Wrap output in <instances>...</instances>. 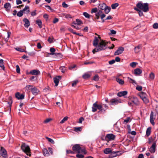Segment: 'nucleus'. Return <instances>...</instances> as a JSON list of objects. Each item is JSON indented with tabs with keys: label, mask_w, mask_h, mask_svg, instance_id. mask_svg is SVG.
<instances>
[{
	"label": "nucleus",
	"mask_w": 158,
	"mask_h": 158,
	"mask_svg": "<svg viewBox=\"0 0 158 158\" xmlns=\"http://www.w3.org/2000/svg\"><path fill=\"white\" fill-rule=\"evenodd\" d=\"M82 130V127H75L74 128V131L76 132L79 131H81Z\"/></svg>",
	"instance_id": "48"
},
{
	"label": "nucleus",
	"mask_w": 158,
	"mask_h": 158,
	"mask_svg": "<svg viewBox=\"0 0 158 158\" xmlns=\"http://www.w3.org/2000/svg\"><path fill=\"white\" fill-rule=\"evenodd\" d=\"M16 50L18 51L21 52H26V51L24 50L23 49H22L21 48H15Z\"/></svg>",
	"instance_id": "56"
},
{
	"label": "nucleus",
	"mask_w": 158,
	"mask_h": 158,
	"mask_svg": "<svg viewBox=\"0 0 158 158\" xmlns=\"http://www.w3.org/2000/svg\"><path fill=\"white\" fill-rule=\"evenodd\" d=\"M63 7L67 8L68 7V5L65 2H63L62 4Z\"/></svg>",
	"instance_id": "63"
},
{
	"label": "nucleus",
	"mask_w": 158,
	"mask_h": 158,
	"mask_svg": "<svg viewBox=\"0 0 158 158\" xmlns=\"http://www.w3.org/2000/svg\"><path fill=\"white\" fill-rule=\"evenodd\" d=\"M102 106V112H105V110L107 109L108 106L106 104H103Z\"/></svg>",
	"instance_id": "39"
},
{
	"label": "nucleus",
	"mask_w": 158,
	"mask_h": 158,
	"mask_svg": "<svg viewBox=\"0 0 158 158\" xmlns=\"http://www.w3.org/2000/svg\"><path fill=\"white\" fill-rule=\"evenodd\" d=\"M76 157L78 158H83L84 157V156L81 154H77L76 155Z\"/></svg>",
	"instance_id": "61"
},
{
	"label": "nucleus",
	"mask_w": 158,
	"mask_h": 158,
	"mask_svg": "<svg viewBox=\"0 0 158 158\" xmlns=\"http://www.w3.org/2000/svg\"><path fill=\"white\" fill-rule=\"evenodd\" d=\"M137 64V63L136 62H132L130 63V65L132 68H135Z\"/></svg>",
	"instance_id": "44"
},
{
	"label": "nucleus",
	"mask_w": 158,
	"mask_h": 158,
	"mask_svg": "<svg viewBox=\"0 0 158 158\" xmlns=\"http://www.w3.org/2000/svg\"><path fill=\"white\" fill-rule=\"evenodd\" d=\"M30 73L33 75H37L40 74V72L38 70H33L30 71Z\"/></svg>",
	"instance_id": "19"
},
{
	"label": "nucleus",
	"mask_w": 158,
	"mask_h": 158,
	"mask_svg": "<svg viewBox=\"0 0 158 158\" xmlns=\"http://www.w3.org/2000/svg\"><path fill=\"white\" fill-rule=\"evenodd\" d=\"M134 72L135 75H138L142 73V71L140 69L137 68L134 70Z\"/></svg>",
	"instance_id": "21"
},
{
	"label": "nucleus",
	"mask_w": 158,
	"mask_h": 158,
	"mask_svg": "<svg viewBox=\"0 0 158 158\" xmlns=\"http://www.w3.org/2000/svg\"><path fill=\"white\" fill-rule=\"evenodd\" d=\"M75 22L77 25H80L82 23V21L80 19H76V21Z\"/></svg>",
	"instance_id": "40"
},
{
	"label": "nucleus",
	"mask_w": 158,
	"mask_h": 158,
	"mask_svg": "<svg viewBox=\"0 0 158 158\" xmlns=\"http://www.w3.org/2000/svg\"><path fill=\"white\" fill-rule=\"evenodd\" d=\"M106 48V43L103 41L99 43L98 46L93 49L92 52L94 54L99 51L105 50Z\"/></svg>",
	"instance_id": "2"
},
{
	"label": "nucleus",
	"mask_w": 158,
	"mask_h": 158,
	"mask_svg": "<svg viewBox=\"0 0 158 158\" xmlns=\"http://www.w3.org/2000/svg\"><path fill=\"white\" fill-rule=\"evenodd\" d=\"M21 10L22 11L23 13L24 12V13L28 14L30 12L29 7L28 6H26L25 8Z\"/></svg>",
	"instance_id": "17"
},
{
	"label": "nucleus",
	"mask_w": 158,
	"mask_h": 158,
	"mask_svg": "<svg viewBox=\"0 0 158 158\" xmlns=\"http://www.w3.org/2000/svg\"><path fill=\"white\" fill-rule=\"evenodd\" d=\"M118 4L117 3H115L112 4L111 6V8L113 9H114L118 6Z\"/></svg>",
	"instance_id": "37"
},
{
	"label": "nucleus",
	"mask_w": 158,
	"mask_h": 158,
	"mask_svg": "<svg viewBox=\"0 0 158 158\" xmlns=\"http://www.w3.org/2000/svg\"><path fill=\"white\" fill-rule=\"evenodd\" d=\"M106 6V5L105 3H103L99 4L98 6V8L101 10H103Z\"/></svg>",
	"instance_id": "31"
},
{
	"label": "nucleus",
	"mask_w": 158,
	"mask_h": 158,
	"mask_svg": "<svg viewBox=\"0 0 158 158\" xmlns=\"http://www.w3.org/2000/svg\"><path fill=\"white\" fill-rule=\"evenodd\" d=\"M83 15L84 16L87 18H89L90 17V15L89 14H88L87 13L85 12L83 13Z\"/></svg>",
	"instance_id": "47"
},
{
	"label": "nucleus",
	"mask_w": 158,
	"mask_h": 158,
	"mask_svg": "<svg viewBox=\"0 0 158 158\" xmlns=\"http://www.w3.org/2000/svg\"><path fill=\"white\" fill-rule=\"evenodd\" d=\"M106 137L110 140H113L115 138V135L112 134H107L106 136Z\"/></svg>",
	"instance_id": "14"
},
{
	"label": "nucleus",
	"mask_w": 158,
	"mask_h": 158,
	"mask_svg": "<svg viewBox=\"0 0 158 158\" xmlns=\"http://www.w3.org/2000/svg\"><path fill=\"white\" fill-rule=\"evenodd\" d=\"M90 77V75L88 73H85L82 76L83 78L86 79L89 78Z\"/></svg>",
	"instance_id": "36"
},
{
	"label": "nucleus",
	"mask_w": 158,
	"mask_h": 158,
	"mask_svg": "<svg viewBox=\"0 0 158 158\" xmlns=\"http://www.w3.org/2000/svg\"><path fill=\"white\" fill-rule=\"evenodd\" d=\"M110 105H117L118 103H121L122 102L120 99L114 98L110 100Z\"/></svg>",
	"instance_id": "7"
},
{
	"label": "nucleus",
	"mask_w": 158,
	"mask_h": 158,
	"mask_svg": "<svg viewBox=\"0 0 158 158\" xmlns=\"http://www.w3.org/2000/svg\"><path fill=\"white\" fill-rule=\"evenodd\" d=\"M98 10L97 8H94L92 9L91 11V13H97Z\"/></svg>",
	"instance_id": "53"
},
{
	"label": "nucleus",
	"mask_w": 158,
	"mask_h": 158,
	"mask_svg": "<svg viewBox=\"0 0 158 158\" xmlns=\"http://www.w3.org/2000/svg\"><path fill=\"white\" fill-rule=\"evenodd\" d=\"M15 96L18 99H23L24 98V95L23 94H21L19 92H17L15 94Z\"/></svg>",
	"instance_id": "13"
},
{
	"label": "nucleus",
	"mask_w": 158,
	"mask_h": 158,
	"mask_svg": "<svg viewBox=\"0 0 158 158\" xmlns=\"http://www.w3.org/2000/svg\"><path fill=\"white\" fill-rule=\"evenodd\" d=\"M128 79L130 83H132L133 84H136L135 81L134 80H133V79L130 78L128 77Z\"/></svg>",
	"instance_id": "49"
},
{
	"label": "nucleus",
	"mask_w": 158,
	"mask_h": 158,
	"mask_svg": "<svg viewBox=\"0 0 158 158\" xmlns=\"http://www.w3.org/2000/svg\"><path fill=\"white\" fill-rule=\"evenodd\" d=\"M153 27L155 29L158 28V23H155L153 25Z\"/></svg>",
	"instance_id": "60"
},
{
	"label": "nucleus",
	"mask_w": 158,
	"mask_h": 158,
	"mask_svg": "<svg viewBox=\"0 0 158 158\" xmlns=\"http://www.w3.org/2000/svg\"><path fill=\"white\" fill-rule=\"evenodd\" d=\"M150 121L151 123L153 125H155V123L154 122V119H153V112H152L151 113L150 118Z\"/></svg>",
	"instance_id": "22"
},
{
	"label": "nucleus",
	"mask_w": 158,
	"mask_h": 158,
	"mask_svg": "<svg viewBox=\"0 0 158 158\" xmlns=\"http://www.w3.org/2000/svg\"><path fill=\"white\" fill-rule=\"evenodd\" d=\"M116 79L117 82L120 85H123L124 83V81L122 79H120L118 77H117Z\"/></svg>",
	"instance_id": "25"
},
{
	"label": "nucleus",
	"mask_w": 158,
	"mask_h": 158,
	"mask_svg": "<svg viewBox=\"0 0 158 158\" xmlns=\"http://www.w3.org/2000/svg\"><path fill=\"white\" fill-rule=\"evenodd\" d=\"M23 15V12L21 10H20L17 13V15L18 17H21Z\"/></svg>",
	"instance_id": "43"
},
{
	"label": "nucleus",
	"mask_w": 158,
	"mask_h": 158,
	"mask_svg": "<svg viewBox=\"0 0 158 158\" xmlns=\"http://www.w3.org/2000/svg\"><path fill=\"white\" fill-rule=\"evenodd\" d=\"M134 105H138L139 103L138 100L136 97H134L131 100Z\"/></svg>",
	"instance_id": "16"
},
{
	"label": "nucleus",
	"mask_w": 158,
	"mask_h": 158,
	"mask_svg": "<svg viewBox=\"0 0 158 158\" xmlns=\"http://www.w3.org/2000/svg\"><path fill=\"white\" fill-rule=\"evenodd\" d=\"M21 149L27 155L30 156L31 155L30 148L29 146L24 143H22L21 146Z\"/></svg>",
	"instance_id": "3"
},
{
	"label": "nucleus",
	"mask_w": 158,
	"mask_h": 158,
	"mask_svg": "<svg viewBox=\"0 0 158 158\" xmlns=\"http://www.w3.org/2000/svg\"><path fill=\"white\" fill-rule=\"evenodd\" d=\"M99 77L98 75L96 74L93 77V80L96 81H98L99 80Z\"/></svg>",
	"instance_id": "38"
},
{
	"label": "nucleus",
	"mask_w": 158,
	"mask_h": 158,
	"mask_svg": "<svg viewBox=\"0 0 158 158\" xmlns=\"http://www.w3.org/2000/svg\"><path fill=\"white\" fill-rule=\"evenodd\" d=\"M66 69V68L64 66L60 68V70L61 72L64 73L65 72Z\"/></svg>",
	"instance_id": "51"
},
{
	"label": "nucleus",
	"mask_w": 158,
	"mask_h": 158,
	"mask_svg": "<svg viewBox=\"0 0 158 158\" xmlns=\"http://www.w3.org/2000/svg\"><path fill=\"white\" fill-rule=\"evenodd\" d=\"M102 12L101 10H98L97 12L95 14V16L96 18L97 19H98L100 18V16H101V15L102 14Z\"/></svg>",
	"instance_id": "23"
},
{
	"label": "nucleus",
	"mask_w": 158,
	"mask_h": 158,
	"mask_svg": "<svg viewBox=\"0 0 158 158\" xmlns=\"http://www.w3.org/2000/svg\"><path fill=\"white\" fill-rule=\"evenodd\" d=\"M136 89L139 91H141L142 90V87L141 86H137L136 88Z\"/></svg>",
	"instance_id": "55"
},
{
	"label": "nucleus",
	"mask_w": 158,
	"mask_h": 158,
	"mask_svg": "<svg viewBox=\"0 0 158 158\" xmlns=\"http://www.w3.org/2000/svg\"><path fill=\"white\" fill-rule=\"evenodd\" d=\"M119 151L116 152H113L110 153V154L109 156V158H112L116 157L117 156H119L121 155V154H119Z\"/></svg>",
	"instance_id": "10"
},
{
	"label": "nucleus",
	"mask_w": 158,
	"mask_h": 158,
	"mask_svg": "<svg viewBox=\"0 0 158 158\" xmlns=\"http://www.w3.org/2000/svg\"><path fill=\"white\" fill-rule=\"evenodd\" d=\"M16 72L17 73H20V69L18 65L16 66Z\"/></svg>",
	"instance_id": "58"
},
{
	"label": "nucleus",
	"mask_w": 158,
	"mask_h": 158,
	"mask_svg": "<svg viewBox=\"0 0 158 158\" xmlns=\"http://www.w3.org/2000/svg\"><path fill=\"white\" fill-rule=\"evenodd\" d=\"M53 37H48V41L50 43H52L53 42Z\"/></svg>",
	"instance_id": "54"
},
{
	"label": "nucleus",
	"mask_w": 158,
	"mask_h": 158,
	"mask_svg": "<svg viewBox=\"0 0 158 158\" xmlns=\"http://www.w3.org/2000/svg\"><path fill=\"white\" fill-rule=\"evenodd\" d=\"M93 45L95 47L97 46L98 44V39L97 37H95L94 40L93 41Z\"/></svg>",
	"instance_id": "34"
},
{
	"label": "nucleus",
	"mask_w": 158,
	"mask_h": 158,
	"mask_svg": "<svg viewBox=\"0 0 158 158\" xmlns=\"http://www.w3.org/2000/svg\"><path fill=\"white\" fill-rule=\"evenodd\" d=\"M73 150L75 152L79 153L81 152H83V149H82L79 144H76L73 147Z\"/></svg>",
	"instance_id": "6"
},
{
	"label": "nucleus",
	"mask_w": 158,
	"mask_h": 158,
	"mask_svg": "<svg viewBox=\"0 0 158 158\" xmlns=\"http://www.w3.org/2000/svg\"><path fill=\"white\" fill-rule=\"evenodd\" d=\"M130 119V118L129 117L127 118L126 119H124L123 121L124 124H127V123H128Z\"/></svg>",
	"instance_id": "50"
},
{
	"label": "nucleus",
	"mask_w": 158,
	"mask_h": 158,
	"mask_svg": "<svg viewBox=\"0 0 158 158\" xmlns=\"http://www.w3.org/2000/svg\"><path fill=\"white\" fill-rule=\"evenodd\" d=\"M46 139H48L49 142H51L52 143H54V140L48 137H46Z\"/></svg>",
	"instance_id": "59"
},
{
	"label": "nucleus",
	"mask_w": 158,
	"mask_h": 158,
	"mask_svg": "<svg viewBox=\"0 0 158 158\" xmlns=\"http://www.w3.org/2000/svg\"><path fill=\"white\" fill-rule=\"evenodd\" d=\"M4 6L7 11H9L10 10L11 7L10 3H6L4 5Z\"/></svg>",
	"instance_id": "20"
},
{
	"label": "nucleus",
	"mask_w": 158,
	"mask_h": 158,
	"mask_svg": "<svg viewBox=\"0 0 158 158\" xmlns=\"http://www.w3.org/2000/svg\"><path fill=\"white\" fill-rule=\"evenodd\" d=\"M115 62V60H112L109 61V64H112Z\"/></svg>",
	"instance_id": "64"
},
{
	"label": "nucleus",
	"mask_w": 158,
	"mask_h": 158,
	"mask_svg": "<svg viewBox=\"0 0 158 158\" xmlns=\"http://www.w3.org/2000/svg\"><path fill=\"white\" fill-rule=\"evenodd\" d=\"M124 48L122 47H119L114 53V55H118L122 53L124 51Z\"/></svg>",
	"instance_id": "9"
},
{
	"label": "nucleus",
	"mask_w": 158,
	"mask_h": 158,
	"mask_svg": "<svg viewBox=\"0 0 158 158\" xmlns=\"http://www.w3.org/2000/svg\"><path fill=\"white\" fill-rule=\"evenodd\" d=\"M149 78L151 80H153L155 78L154 74L152 72L149 74Z\"/></svg>",
	"instance_id": "41"
},
{
	"label": "nucleus",
	"mask_w": 158,
	"mask_h": 158,
	"mask_svg": "<svg viewBox=\"0 0 158 158\" xmlns=\"http://www.w3.org/2000/svg\"><path fill=\"white\" fill-rule=\"evenodd\" d=\"M102 106L101 105L99 104H97L96 102L94 103L92 107V111L93 112H95L97 109L100 110L98 112L99 113H101L102 112Z\"/></svg>",
	"instance_id": "5"
},
{
	"label": "nucleus",
	"mask_w": 158,
	"mask_h": 158,
	"mask_svg": "<svg viewBox=\"0 0 158 158\" xmlns=\"http://www.w3.org/2000/svg\"><path fill=\"white\" fill-rule=\"evenodd\" d=\"M111 152V150L110 148H106L104 151V153L105 154H107L110 153Z\"/></svg>",
	"instance_id": "33"
},
{
	"label": "nucleus",
	"mask_w": 158,
	"mask_h": 158,
	"mask_svg": "<svg viewBox=\"0 0 158 158\" xmlns=\"http://www.w3.org/2000/svg\"><path fill=\"white\" fill-rule=\"evenodd\" d=\"M26 88L30 89L32 94L35 95H37L40 91L36 87L31 85H27Z\"/></svg>",
	"instance_id": "4"
},
{
	"label": "nucleus",
	"mask_w": 158,
	"mask_h": 158,
	"mask_svg": "<svg viewBox=\"0 0 158 158\" xmlns=\"http://www.w3.org/2000/svg\"><path fill=\"white\" fill-rule=\"evenodd\" d=\"M36 23L38 25L40 28L42 27V21L40 19H38L36 20Z\"/></svg>",
	"instance_id": "32"
},
{
	"label": "nucleus",
	"mask_w": 158,
	"mask_h": 158,
	"mask_svg": "<svg viewBox=\"0 0 158 158\" xmlns=\"http://www.w3.org/2000/svg\"><path fill=\"white\" fill-rule=\"evenodd\" d=\"M127 94V91H124L118 93L117 94V95L118 97H121L122 96H124L125 95H126Z\"/></svg>",
	"instance_id": "18"
},
{
	"label": "nucleus",
	"mask_w": 158,
	"mask_h": 158,
	"mask_svg": "<svg viewBox=\"0 0 158 158\" xmlns=\"http://www.w3.org/2000/svg\"><path fill=\"white\" fill-rule=\"evenodd\" d=\"M43 151L44 156H48L50 155L48 151L46 148L43 149Z\"/></svg>",
	"instance_id": "24"
},
{
	"label": "nucleus",
	"mask_w": 158,
	"mask_h": 158,
	"mask_svg": "<svg viewBox=\"0 0 158 158\" xmlns=\"http://www.w3.org/2000/svg\"><path fill=\"white\" fill-rule=\"evenodd\" d=\"M110 9L111 8L110 7L106 6L104 8V10L105 13L106 14H107L110 12Z\"/></svg>",
	"instance_id": "26"
},
{
	"label": "nucleus",
	"mask_w": 158,
	"mask_h": 158,
	"mask_svg": "<svg viewBox=\"0 0 158 158\" xmlns=\"http://www.w3.org/2000/svg\"><path fill=\"white\" fill-rule=\"evenodd\" d=\"M156 142H154L149 149L150 152L152 153H153L155 152L156 149Z\"/></svg>",
	"instance_id": "11"
},
{
	"label": "nucleus",
	"mask_w": 158,
	"mask_h": 158,
	"mask_svg": "<svg viewBox=\"0 0 158 158\" xmlns=\"http://www.w3.org/2000/svg\"><path fill=\"white\" fill-rule=\"evenodd\" d=\"M73 24V25H72V27L73 28H76L77 29L79 30L80 29V27L78 26L79 25L77 24L75 21H74Z\"/></svg>",
	"instance_id": "30"
},
{
	"label": "nucleus",
	"mask_w": 158,
	"mask_h": 158,
	"mask_svg": "<svg viewBox=\"0 0 158 158\" xmlns=\"http://www.w3.org/2000/svg\"><path fill=\"white\" fill-rule=\"evenodd\" d=\"M36 10H34L33 11H32L31 13V15L32 16H34L36 15Z\"/></svg>",
	"instance_id": "57"
},
{
	"label": "nucleus",
	"mask_w": 158,
	"mask_h": 158,
	"mask_svg": "<svg viewBox=\"0 0 158 158\" xmlns=\"http://www.w3.org/2000/svg\"><path fill=\"white\" fill-rule=\"evenodd\" d=\"M61 76H58L54 78V81L55 84V86H57L59 84V80L61 79Z\"/></svg>",
	"instance_id": "12"
},
{
	"label": "nucleus",
	"mask_w": 158,
	"mask_h": 158,
	"mask_svg": "<svg viewBox=\"0 0 158 158\" xmlns=\"http://www.w3.org/2000/svg\"><path fill=\"white\" fill-rule=\"evenodd\" d=\"M50 51L51 52V53H49V54L50 55H53V53H54V52L56 51V50L54 48H50Z\"/></svg>",
	"instance_id": "42"
},
{
	"label": "nucleus",
	"mask_w": 158,
	"mask_h": 158,
	"mask_svg": "<svg viewBox=\"0 0 158 158\" xmlns=\"http://www.w3.org/2000/svg\"><path fill=\"white\" fill-rule=\"evenodd\" d=\"M0 154L4 158H7V154L6 149L3 147H1Z\"/></svg>",
	"instance_id": "8"
},
{
	"label": "nucleus",
	"mask_w": 158,
	"mask_h": 158,
	"mask_svg": "<svg viewBox=\"0 0 158 158\" xmlns=\"http://www.w3.org/2000/svg\"><path fill=\"white\" fill-rule=\"evenodd\" d=\"M142 100L143 101V102L145 103H147L149 102L148 99L147 98V97L142 99Z\"/></svg>",
	"instance_id": "46"
},
{
	"label": "nucleus",
	"mask_w": 158,
	"mask_h": 158,
	"mask_svg": "<svg viewBox=\"0 0 158 158\" xmlns=\"http://www.w3.org/2000/svg\"><path fill=\"white\" fill-rule=\"evenodd\" d=\"M136 8L144 12H147L149 10V4L147 3H143L140 1L136 4Z\"/></svg>",
	"instance_id": "1"
},
{
	"label": "nucleus",
	"mask_w": 158,
	"mask_h": 158,
	"mask_svg": "<svg viewBox=\"0 0 158 158\" xmlns=\"http://www.w3.org/2000/svg\"><path fill=\"white\" fill-rule=\"evenodd\" d=\"M151 128L150 127H148L146 131V135L147 136H149L151 132Z\"/></svg>",
	"instance_id": "35"
},
{
	"label": "nucleus",
	"mask_w": 158,
	"mask_h": 158,
	"mask_svg": "<svg viewBox=\"0 0 158 158\" xmlns=\"http://www.w3.org/2000/svg\"><path fill=\"white\" fill-rule=\"evenodd\" d=\"M141 48V45H138L135 48V51L136 53H138L140 50Z\"/></svg>",
	"instance_id": "27"
},
{
	"label": "nucleus",
	"mask_w": 158,
	"mask_h": 158,
	"mask_svg": "<svg viewBox=\"0 0 158 158\" xmlns=\"http://www.w3.org/2000/svg\"><path fill=\"white\" fill-rule=\"evenodd\" d=\"M23 21L25 23L24 24V27H28L30 25V22L29 20L27 18H24L23 19Z\"/></svg>",
	"instance_id": "15"
},
{
	"label": "nucleus",
	"mask_w": 158,
	"mask_h": 158,
	"mask_svg": "<svg viewBox=\"0 0 158 158\" xmlns=\"http://www.w3.org/2000/svg\"><path fill=\"white\" fill-rule=\"evenodd\" d=\"M139 96L140 98L142 99L144 98H145L147 97V95L145 93L143 92H141L139 94Z\"/></svg>",
	"instance_id": "28"
},
{
	"label": "nucleus",
	"mask_w": 158,
	"mask_h": 158,
	"mask_svg": "<svg viewBox=\"0 0 158 158\" xmlns=\"http://www.w3.org/2000/svg\"><path fill=\"white\" fill-rule=\"evenodd\" d=\"M68 118V117L66 116L64 117L62 120L60 122V123L62 124L64 123L65 121H66Z\"/></svg>",
	"instance_id": "45"
},
{
	"label": "nucleus",
	"mask_w": 158,
	"mask_h": 158,
	"mask_svg": "<svg viewBox=\"0 0 158 158\" xmlns=\"http://www.w3.org/2000/svg\"><path fill=\"white\" fill-rule=\"evenodd\" d=\"M11 34V33L10 32H7V34H8L7 37L6 38V39H5V40L6 41V42L8 41L9 38Z\"/></svg>",
	"instance_id": "52"
},
{
	"label": "nucleus",
	"mask_w": 158,
	"mask_h": 158,
	"mask_svg": "<svg viewBox=\"0 0 158 158\" xmlns=\"http://www.w3.org/2000/svg\"><path fill=\"white\" fill-rule=\"evenodd\" d=\"M134 9L135 10L139 12V14L140 16H141L143 15V12L141 10H139L138 8H136V7H135Z\"/></svg>",
	"instance_id": "29"
},
{
	"label": "nucleus",
	"mask_w": 158,
	"mask_h": 158,
	"mask_svg": "<svg viewBox=\"0 0 158 158\" xmlns=\"http://www.w3.org/2000/svg\"><path fill=\"white\" fill-rule=\"evenodd\" d=\"M66 152L67 154H73L74 153V152H73L71 150H66Z\"/></svg>",
	"instance_id": "62"
}]
</instances>
